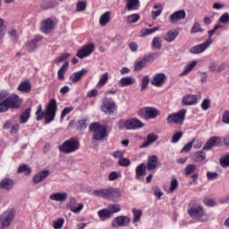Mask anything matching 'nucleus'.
Segmentation results:
<instances>
[{
	"label": "nucleus",
	"instance_id": "nucleus-12",
	"mask_svg": "<svg viewBox=\"0 0 229 229\" xmlns=\"http://www.w3.org/2000/svg\"><path fill=\"white\" fill-rule=\"evenodd\" d=\"M94 53V44L86 45L84 47L81 48L78 52L76 56L78 58H85Z\"/></svg>",
	"mask_w": 229,
	"mask_h": 229
},
{
	"label": "nucleus",
	"instance_id": "nucleus-18",
	"mask_svg": "<svg viewBox=\"0 0 229 229\" xmlns=\"http://www.w3.org/2000/svg\"><path fill=\"white\" fill-rule=\"evenodd\" d=\"M88 72H89V70L85 68L81 69L79 72H74L70 76V80L72 81V83H78V81H80V80H81V78H83V76H85V74H87Z\"/></svg>",
	"mask_w": 229,
	"mask_h": 229
},
{
	"label": "nucleus",
	"instance_id": "nucleus-47",
	"mask_svg": "<svg viewBox=\"0 0 229 229\" xmlns=\"http://www.w3.org/2000/svg\"><path fill=\"white\" fill-rule=\"evenodd\" d=\"M199 32L203 33V29H201V25H199L198 21H195L191 28V33H199Z\"/></svg>",
	"mask_w": 229,
	"mask_h": 229
},
{
	"label": "nucleus",
	"instance_id": "nucleus-6",
	"mask_svg": "<svg viewBox=\"0 0 229 229\" xmlns=\"http://www.w3.org/2000/svg\"><path fill=\"white\" fill-rule=\"evenodd\" d=\"M138 115L141 119L148 121L149 119H157L160 115V111L155 107L146 106L138 110Z\"/></svg>",
	"mask_w": 229,
	"mask_h": 229
},
{
	"label": "nucleus",
	"instance_id": "nucleus-45",
	"mask_svg": "<svg viewBox=\"0 0 229 229\" xmlns=\"http://www.w3.org/2000/svg\"><path fill=\"white\" fill-rule=\"evenodd\" d=\"M117 178H121V172L113 171L108 175L109 182H115Z\"/></svg>",
	"mask_w": 229,
	"mask_h": 229
},
{
	"label": "nucleus",
	"instance_id": "nucleus-55",
	"mask_svg": "<svg viewBox=\"0 0 229 229\" xmlns=\"http://www.w3.org/2000/svg\"><path fill=\"white\" fill-rule=\"evenodd\" d=\"M72 110H74V107L72 106L64 107L61 113V119H64L65 115H69V114L72 113Z\"/></svg>",
	"mask_w": 229,
	"mask_h": 229
},
{
	"label": "nucleus",
	"instance_id": "nucleus-7",
	"mask_svg": "<svg viewBox=\"0 0 229 229\" xmlns=\"http://www.w3.org/2000/svg\"><path fill=\"white\" fill-rule=\"evenodd\" d=\"M187 114V110L181 109L177 113H173L168 114L166 118L167 124H183L185 121V115Z\"/></svg>",
	"mask_w": 229,
	"mask_h": 229
},
{
	"label": "nucleus",
	"instance_id": "nucleus-48",
	"mask_svg": "<svg viewBox=\"0 0 229 229\" xmlns=\"http://www.w3.org/2000/svg\"><path fill=\"white\" fill-rule=\"evenodd\" d=\"M148 85H149V76H144L141 81L140 91L142 92V90H146Z\"/></svg>",
	"mask_w": 229,
	"mask_h": 229
},
{
	"label": "nucleus",
	"instance_id": "nucleus-21",
	"mask_svg": "<svg viewBox=\"0 0 229 229\" xmlns=\"http://www.w3.org/2000/svg\"><path fill=\"white\" fill-rule=\"evenodd\" d=\"M49 199L52 201H59L60 203H64L67 199V193L66 192H57L52 193L49 196Z\"/></svg>",
	"mask_w": 229,
	"mask_h": 229
},
{
	"label": "nucleus",
	"instance_id": "nucleus-28",
	"mask_svg": "<svg viewBox=\"0 0 229 229\" xmlns=\"http://www.w3.org/2000/svg\"><path fill=\"white\" fill-rule=\"evenodd\" d=\"M121 87H128L130 85H133L135 83V77L134 76H127L123 77L119 81Z\"/></svg>",
	"mask_w": 229,
	"mask_h": 229
},
{
	"label": "nucleus",
	"instance_id": "nucleus-16",
	"mask_svg": "<svg viewBox=\"0 0 229 229\" xmlns=\"http://www.w3.org/2000/svg\"><path fill=\"white\" fill-rule=\"evenodd\" d=\"M146 167L148 171H155L158 167V157L157 155L148 157Z\"/></svg>",
	"mask_w": 229,
	"mask_h": 229
},
{
	"label": "nucleus",
	"instance_id": "nucleus-33",
	"mask_svg": "<svg viewBox=\"0 0 229 229\" xmlns=\"http://www.w3.org/2000/svg\"><path fill=\"white\" fill-rule=\"evenodd\" d=\"M110 22V12H106L99 18L100 26H106Z\"/></svg>",
	"mask_w": 229,
	"mask_h": 229
},
{
	"label": "nucleus",
	"instance_id": "nucleus-26",
	"mask_svg": "<svg viewBox=\"0 0 229 229\" xmlns=\"http://www.w3.org/2000/svg\"><path fill=\"white\" fill-rule=\"evenodd\" d=\"M126 3L128 12H132L140 8V2L139 0H126Z\"/></svg>",
	"mask_w": 229,
	"mask_h": 229
},
{
	"label": "nucleus",
	"instance_id": "nucleus-63",
	"mask_svg": "<svg viewBox=\"0 0 229 229\" xmlns=\"http://www.w3.org/2000/svg\"><path fill=\"white\" fill-rule=\"evenodd\" d=\"M64 218H58L56 222L54 223L55 229H61L64 226Z\"/></svg>",
	"mask_w": 229,
	"mask_h": 229
},
{
	"label": "nucleus",
	"instance_id": "nucleus-24",
	"mask_svg": "<svg viewBox=\"0 0 229 229\" xmlns=\"http://www.w3.org/2000/svg\"><path fill=\"white\" fill-rule=\"evenodd\" d=\"M49 174H50L49 170H44L39 172L33 177L34 183H40V182H42L43 180H46V178H47Z\"/></svg>",
	"mask_w": 229,
	"mask_h": 229
},
{
	"label": "nucleus",
	"instance_id": "nucleus-53",
	"mask_svg": "<svg viewBox=\"0 0 229 229\" xmlns=\"http://www.w3.org/2000/svg\"><path fill=\"white\" fill-rule=\"evenodd\" d=\"M196 171V165H188L184 170V174L186 176H189V174H192Z\"/></svg>",
	"mask_w": 229,
	"mask_h": 229
},
{
	"label": "nucleus",
	"instance_id": "nucleus-4",
	"mask_svg": "<svg viewBox=\"0 0 229 229\" xmlns=\"http://www.w3.org/2000/svg\"><path fill=\"white\" fill-rule=\"evenodd\" d=\"M94 196L98 198H103L104 199H109L110 201H116L121 198V190L114 187L102 188L93 191Z\"/></svg>",
	"mask_w": 229,
	"mask_h": 229
},
{
	"label": "nucleus",
	"instance_id": "nucleus-31",
	"mask_svg": "<svg viewBox=\"0 0 229 229\" xmlns=\"http://www.w3.org/2000/svg\"><path fill=\"white\" fill-rule=\"evenodd\" d=\"M67 69H69V62H65L62 67L57 72L58 80H64L65 77V72H67Z\"/></svg>",
	"mask_w": 229,
	"mask_h": 229
},
{
	"label": "nucleus",
	"instance_id": "nucleus-36",
	"mask_svg": "<svg viewBox=\"0 0 229 229\" xmlns=\"http://www.w3.org/2000/svg\"><path fill=\"white\" fill-rule=\"evenodd\" d=\"M139 21H140V15L139 13L127 16L128 24H135V22H139Z\"/></svg>",
	"mask_w": 229,
	"mask_h": 229
},
{
	"label": "nucleus",
	"instance_id": "nucleus-30",
	"mask_svg": "<svg viewBox=\"0 0 229 229\" xmlns=\"http://www.w3.org/2000/svg\"><path fill=\"white\" fill-rule=\"evenodd\" d=\"M17 90H19L20 92H31V82H30L29 81H25L20 83V85L17 88Z\"/></svg>",
	"mask_w": 229,
	"mask_h": 229
},
{
	"label": "nucleus",
	"instance_id": "nucleus-5",
	"mask_svg": "<svg viewBox=\"0 0 229 229\" xmlns=\"http://www.w3.org/2000/svg\"><path fill=\"white\" fill-rule=\"evenodd\" d=\"M89 131L93 132L95 140H103L107 133L106 125H101L99 123H92L89 125Z\"/></svg>",
	"mask_w": 229,
	"mask_h": 229
},
{
	"label": "nucleus",
	"instance_id": "nucleus-10",
	"mask_svg": "<svg viewBox=\"0 0 229 229\" xmlns=\"http://www.w3.org/2000/svg\"><path fill=\"white\" fill-rule=\"evenodd\" d=\"M131 219L126 216H119L114 218L111 222V226L113 228H123V226H128L130 225Z\"/></svg>",
	"mask_w": 229,
	"mask_h": 229
},
{
	"label": "nucleus",
	"instance_id": "nucleus-19",
	"mask_svg": "<svg viewBox=\"0 0 229 229\" xmlns=\"http://www.w3.org/2000/svg\"><path fill=\"white\" fill-rule=\"evenodd\" d=\"M53 28H55V21H53L51 18L45 20L41 23V30L43 33H49Z\"/></svg>",
	"mask_w": 229,
	"mask_h": 229
},
{
	"label": "nucleus",
	"instance_id": "nucleus-52",
	"mask_svg": "<svg viewBox=\"0 0 229 229\" xmlns=\"http://www.w3.org/2000/svg\"><path fill=\"white\" fill-rule=\"evenodd\" d=\"M178 189V180L174 178L170 182L169 192H174Z\"/></svg>",
	"mask_w": 229,
	"mask_h": 229
},
{
	"label": "nucleus",
	"instance_id": "nucleus-40",
	"mask_svg": "<svg viewBox=\"0 0 229 229\" xmlns=\"http://www.w3.org/2000/svg\"><path fill=\"white\" fill-rule=\"evenodd\" d=\"M219 164L224 169L229 167V154L222 156V157L219 159Z\"/></svg>",
	"mask_w": 229,
	"mask_h": 229
},
{
	"label": "nucleus",
	"instance_id": "nucleus-14",
	"mask_svg": "<svg viewBox=\"0 0 229 229\" xmlns=\"http://www.w3.org/2000/svg\"><path fill=\"white\" fill-rule=\"evenodd\" d=\"M165 73L164 72L156 73L151 81V83L154 85V87H162L163 83L165 82Z\"/></svg>",
	"mask_w": 229,
	"mask_h": 229
},
{
	"label": "nucleus",
	"instance_id": "nucleus-29",
	"mask_svg": "<svg viewBox=\"0 0 229 229\" xmlns=\"http://www.w3.org/2000/svg\"><path fill=\"white\" fill-rule=\"evenodd\" d=\"M30 117H31V108L29 107L20 115V124H26Z\"/></svg>",
	"mask_w": 229,
	"mask_h": 229
},
{
	"label": "nucleus",
	"instance_id": "nucleus-15",
	"mask_svg": "<svg viewBox=\"0 0 229 229\" xmlns=\"http://www.w3.org/2000/svg\"><path fill=\"white\" fill-rule=\"evenodd\" d=\"M209 46H210L209 43L205 41L202 44H199L191 47L190 49V53L191 55H200V53H203Z\"/></svg>",
	"mask_w": 229,
	"mask_h": 229
},
{
	"label": "nucleus",
	"instance_id": "nucleus-44",
	"mask_svg": "<svg viewBox=\"0 0 229 229\" xmlns=\"http://www.w3.org/2000/svg\"><path fill=\"white\" fill-rule=\"evenodd\" d=\"M219 28H222V26L217 24V25H216L214 27L213 30L208 31V40L206 42H208L209 46H210V44H212V35H214L216 33V31H217V30H219Z\"/></svg>",
	"mask_w": 229,
	"mask_h": 229
},
{
	"label": "nucleus",
	"instance_id": "nucleus-1",
	"mask_svg": "<svg viewBox=\"0 0 229 229\" xmlns=\"http://www.w3.org/2000/svg\"><path fill=\"white\" fill-rule=\"evenodd\" d=\"M57 108L58 106L56 105V100L55 98H52L48 102L46 111L42 110V105L39 104L36 111V121H42V119H45L46 124L53 123V121H55V117H56Z\"/></svg>",
	"mask_w": 229,
	"mask_h": 229
},
{
	"label": "nucleus",
	"instance_id": "nucleus-54",
	"mask_svg": "<svg viewBox=\"0 0 229 229\" xmlns=\"http://www.w3.org/2000/svg\"><path fill=\"white\" fill-rule=\"evenodd\" d=\"M218 22H220V24H228V22H229V13H225L224 14H222L221 17L218 20Z\"/></svg>",
	"mask_w": 229,
	"mask_h": 229
},
{
	"label": "nucleus",
	"instance_id": "nucleus-22",
	"mask_svg": "<svg viewBox=\"0 0 229 229\" xmlns=\"http://www.w3.org/2000/svg\"><path fill=\"white\" fill-rule=\"evenodd\" d=\"M13 180H12L11 178H4L0 182V189H3L4 191H10L13 188Z\"/></svg>",
	"mask_w": 229,
	"mask_h": 229
},
{
	"label": "nucleus",
	"instance_id": "nucleus-41",
	"mask_svg": "<svg viewBox=\"0 0 229 229\" xmlns=\"http://www.w3.org/2000/svg\"><path fill=\"white\" fill-rule=\"evenodd\" d=\"M146 67V61H144V58L136 61L134 64V71H142Z\"/></svg>",
	"mask_w": 229,
	"mask_h": 229
},
{
	"label": "nucleus",
	"instance_id": "nucleus-62",
	"mask_svg": "<svg viewBox=\"0 0 229 229\" xmlns=\"http://www.w3.org/2000/svg\"><path fill=\"white\" fill-rule=\"evenodd\" d=\"M202 110H208L210 108V100L208 98H205L201 103Z\"/></svg>",
	"mask_w": 229,
	"mask_h": 229
},
{
	"label": "nucleus",
	"instance_id": "nucleus-50",
	"mask_svg": "<svg viewBox=\"0 0 229 229\" xmlns=\"http://www.w3.org/2000/svg\"><path fill=\"white\" fill-rule=\"evenodd\" d=\"M69 56H71V54H63L55 59V64H62V62H65Z\"/></svg>",
	"mask_w": 229,
	"mask_h": 229
},
{
	"label": "nucleus",
	"instance_id": "nucleus-49",
	"mask_svg": "<svg viewBox=\"0 0 229 229\" xmlns=\"http://www.w3.org/2000/svg\"><path fill=\"white\" fill-rule=\"evenodd\" d=\"M8 35L10 38H12L13 40H17V38H19V34L17 33V30H15L14 28H11L8 30Z\"/></svg>",
	"mask_w": 229,
	"mask_h": 229
},
{
	"label": "nucleus",
	"instance_id": "nucleus-56",
	"mask_svg": "<svg viewBox=\"0 0 229 229\" xmlns=\"http://www.w3.org/2000/svg\"><path fill=\"white\" fill-rule=\"evenodd\" d=\"M106 81H108V72H106L101 76L98 85H99V87H103V85H105Z\"/></svg>",
	"mask_w": 229,
	"mask_h": 229
},
{
	"label": "nucleus",
	"instance_id": "nucleus-11",
	"mask_svg": "<svg viewBox=\"0 0 229 229\" xmlns=\"http://www.w3.org/2000/svg\"><path fill=\"white\" fill-rule=\"evenodd\" d=\"M61 153L64 155H69V153H74L80 149V144H62L58 147Z\"/></svg>",
	"mask_w": 229,
	"mask_h": 229
},
{
	"label": "nucleus",
	"instance_id": "nucleus-58",
	"mask_svg": "<svg viewBox=\"0 0 229 229\" xmlns=\"http://www.w3.org/2000/svg\"><path fill=\"white\" fill-rule=\"evenodd\" d=\"M118 128L119 130H128V120H120L118 122Z\"/></svg>",
	"mask_w": 229,
	"mask_h": 229
},
{
	"label": "nucleus",
	"instance_id": "nucleus-8",
	"mask_svg": "<svg viewBox=\"0 0 229 229\" xmlns=\"http://www.w3.org/2000/svg\"><path fill=\"white\" fill-rule=\"evenodd\" d=\"M101 110L105 114H108L109 115H111V114H114V112L117 110V106L115 105V101L108 98H104L102 100Z\"/></svg>",
	"mask_w": 229,
	"mask_h": 229
},
{
	"label": "nucleus",
	"instance_id": "nucleus-17",
	"mask_svg": "<svg viewBox=\"0 0 229 229\" xmlns=\"http://www.w3.org/2000/svg\"><path fill=\"white\" fill-rule=\"evenodd\" d=\"M144 128V123L137 118H131L128 120V130H140Z\"/></svg>",
	"mask_w": 229,
	"mask_h": 229
},
{
	"label": "nucleus",
	"instance_id": "nucleus-3",
	"mask_svg": "<svg viewBox=\"0 0 229 229\" xmlns=\"http://www.w3.org/2000/svg\"><path fill=\"white\" fill-rule=\"evenodd\" d=\"M188 215L191 219L197 223H207L208 221V215L205 212V208L197 205L196 201H191L188 207Z\"/></svg>",
	"mask_w": 229,
	"mask_h": 229
},
{
	"label": "nucleus",
	"instance_id": "nucleus-25",
	"mask_svg": "<svg viewBox=\"0 0 229 229\" xmlns=\"http://www.w3.org/2000/svg\"><path fill=\"white\" fill-rule=\"evenodd\" d=\"M196 103H198V98H196V95H188L182 98V104L186 106L196 105Z\"/></svg>",
	"mask_w": 229,
	"mask_h": 229
},
{
	"label": "nucleus",
	"instance_id": "nucleus-51",
	"mask_svg": "<svg viewBox=\"0 0 229 229\" xmlns=\"http://www.w3.org/2000/svg\"><path fill=\"white\" fill-rule=\"evenodd\" d=\"M206 144H221V137L213 136L206 142Z\"/></svg>",
	"mask_w": 229,
	"mask_h": 229
},
{
	"label": "nucleus",
	"instance_id": "nucleus-23",
	"mask_svg": "<svg viewBox=\"0 0 229 229\" xmlns=\"http://www.w3.org/2000/svg\"><path fill=\"white\" fill-rule=\"evenodd\" d=\"M178 35H180V32L177 30H168L164 36V40L166 42H174Z\"/></svg>",
	"mask_w": 229,
	"mask_h": 229
},
{
	"label": "nucleus",
	"instance_id": "nucleus-64",
	"mask_svg": "<svg viewBox=\"0 0 229 229\" xmlns=\"http://www.w3.org/2000/svg\"><path fill=\"white\" fill-rule=\"evenodd\" d=\"M222 123L229 124V111H225L222 114Z\"/></svg>",
	"mask_w": 229,
	"mask_h": 229
},
{
	"label": "nucleus",
	"instance_id": "nucleus-13",
	"mask_svg": "<svg viewBox=\"0 0 229 229\" xmlns=\"http://www.w3.org/2000/svg\"><path fill=\"white\" fill-rule=\"evenodd\" d=\"M187 16V13H185L184 10H179L175 13H174L170 17H169V22L171 24H176L179 21H183L185 17Z\"/></svg>",
	"mask_w": 229,
	"mask_h": 229
},
{
	"label": "nucleus",
	"instance_id": "nucleus-42",
	"mask_svg": "<svg viewBox=\"0 0 229 229\" xmlns=\"http://www.w3.org/2000/svg\"><path fill=\"white\" fill-rule=\"evenodd\" d=\"M158 140V135L155 133H149L147 136V141L144 144H153V142H157Z\"/></svg>",
	"mask_w": 229,
	"mask_h": 229
},
{
	"label": "nucleus",
	"instance_id": "nucleus-59",
	"mask_svg": "<svg viewBox=\"0 0 229 229\" xmlns=\"http://www.w3.org/2000/svg\"><path fill=\"white\" fill-rule=\"evenodd\" d=\"M182 137H183V132L178 131V132L174 133V136L172 137V142L173 143L178 142V140H180V139H182Z\"/></svg>",
	"mask_w": 229,
	"mask_h": 229
},
{
	"label": "nucleus",
	"instance_id": "nucleus-43",
	"mask_svg": "<svg viewBox=\"0 0 229 229\" xmlns=\"http://www.w3.org/2000/svg\"><path fill=\"white\" fill-rule=\"evenodd\" d=\"M17 173H24L25 174H31V168L28 165H21L17 170Z\"/></svg>",
	"mask_w": 229,
	"mask_h": 229
},
{
	"label": "nucleus",
	"instance_id": "nucleus-20",
	"mask_svg": "<svg viewBox=\"0 0 229 229\" xmlns=\"http://www.w3.org/2000/svg\"><path fill=\"white\" fill-rule=\"evenodd\" d=\"M146 164L141 163L135 169V180H142L143 176H146Z\"/></svg>",
	"mask_w": 229,
	"mask_h": 229
},
{
	"label": "nucleus",
	"instance_id": "nucleus-38",
	"mask_svg": "<svg viewBox=\"0 0 229 229\" xmlns=\"http://www.w3.org/2000/svg\"><path fill=\"white\" fill-rule=\"evenodd\" d=\"M98 216L100 217V219H103V217L105 219H110V217L112 216V213H110V210L108 208H104L98 211Z\"/></svg>",
	"mask_w": 229,
	"mask_h": 229
},
{
	"label": "nucleus",
	"instance_id": "nucleus-46",
	"mask_svg": "<svg viewBox=\"0 0 229 229\" xmlns=\"http://www.w3.org/2000/svg\"><path fill=\"white\" fill-rule=\"evenodd\" d=\"M130 164H131V162L126 157H122L118 160V165L121 167H128L130 166Z\"/></svg>",
	"mask_w": 229,
	"mask_h": 229
},
{
	"label": "nucleus",
	"instance_id": "nucleus-32",
	"mask_svg": "<svg viewBox=\"0 0 229 229\" xmlns=\"http://www.w3.org/2000/svg\"><path fill=\"white\" fill-rule=\"evenodd\" d=\"M160 57V53L158 52H155L149 55H145L143 56V60L146 64H148V62H155V60H157V58Z\"/></svg>",
	"mask_w": 229,
	"mask_h": 229
},
{
	"label": "nucleus",
	"instance_id": "nucleus-60",
	"mask_svg": "<svg viewBox=\"0 0 229 229\" xmlns=\"http://www.w3.org/2000/svg\"><path fill=\"white\" fill-rule=\"evenodd\" d=\"M203 203L206 207H216V201L212 199L206 198L203 199Z\"/></svg>",
	"mask_w": 229,
	"mask_h": 229
},
{
	"label": "nucleus",
	"instance_id": "nucleus-39",
	"mask_svg": "<svg viewBox=\"0 0 229 229\" xmlns=\"http://www.w3.org/2000/svg\"><path fill=\"white\" fill-rule=\"evenodd\" d=\"M107 208L111 213V216L117 214V212H121V206L119 204H109Z\"/></svg>",
	"mask_w": 229,
	"mask_h": 229
},
{
	"label": "nucleus",
	"instance_id": "nucleus-57",
	"mask_svg": "<svg viewBox=\"0 0 229 229\" xmlns=\"http://www.w3.org/2000/svg\"><path fill=\"white\" fill-rule=\"evenodd\" d=\"M88 124L87 120H80L77 123V130H85L87 129Z\"/></svg>",
	"mask_w": 229,
	"mask_h": 229
},
{
	"label": "nucleus",
	"instance_id": "nucleus-34",
	"mask_svg": "<svg viewBox=\"0 0 229 229\" xmlns=\"http://www.w3.org/2000/svg\"><path fill=\"white\" fill-rule=\"evenodd\" d=\"M198 64V62L196 61H192L191 63L188 64L183 71L180 73V76H185V74H189V72H191V71H192V69H194V67H196V64Z\"/></svg>",
	"mask_w": 229,
	"mask_h": 229
},
{
	"label": "nucleus",
	"instance_id": "nucleus-9",
	"mask_svg": "<svg viewBox=\"0 0 229 229\" xmlns=\"http://www.w3.org/2000/svg\"><path fill=\"white\" fill-rule=\"evenodd\" d=\"M13 211L12 210H7L4 211L1 216H0V229H6L10 225H12V221H13Z\"/></svg>",
	"mask_w": 229,
	"mask_h": 229
},
{
	"label": "nucleus",
	"instance_id": "nucleus-37",
	"mask_svg": "<svg viewBox=\"0 0 229 229\" xmlns=\"http://www.w3.org/2000/svg\"><path fill=\"white\" fill-rule=\"evenodd\" d=\"M152 49H161L162 48V38L156 37L152 40V45H151Z\"/></svg>",
	"mask_w": 229,
	"mask_h": 229
},
{
	"label": "nucleus",
	"instance_id": "nucleus-61",
	"mask_svg": "<svg viewBox=\"0 0 229 229\" xmlns=\"http://www.w3.org/2000/svg\"><path fill=\"white\" fill-rule=\"evenodd\" d=\"M87 8V4L85 2H79L76 5L77 12H83Z\"/></svg>",
	"mask_w": 229,
	"mask_h": 229
},
{
	"label": "nucleus",
	"instance_id": "nucleus-2",
	"mask_svg": "<svg viewBox=\"0 0 229 229\" xmlns=\"http://www.w3.org/2000/svg\"><path fill=\"white\" fill-rule=\"evenodd\" d=\"M22 105V99L17 94H12L6 98V92H0V114L8 112L10 108L15 110L21 108Z\"/></svg>",
	"mask_w": 229,
	"mask_h": 229
},
{
	"label": "nucleus",
	"instance_id": "nucleus-27",
	"mask_svg": "<svg viewBox=\"0 0 229 229\" xmlns=\"http://www.w3.org/2000/svg\"><path fill=\"white\" fill-rule=\"evenodd\" d=\"M40 40H42V36L37 35L31 41H30L27 44V48L29 49V51L30 52L35 51L37 48V44H38Z\"/></svg>",
	"mask_w": 229,
	"mask_h": 229
},
{
	"label": "nucleus",
	"instance_id": "nucleus-35",
	"mask_svg": "<svg viewBox=\"0 0 229 229\" xmlns=\"http://www.w3.org/2000/svg\"><path fill=\"white\" fill-rule=\"evenodd\" d=\"M132 214H133L132 223L133 224L139 223L140 221V218L142 217V210L132 208Z\"/></svg>",
	"mask_w": 229,
	"mask_h": 229
}]
</instances>
